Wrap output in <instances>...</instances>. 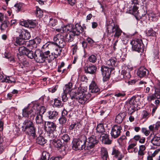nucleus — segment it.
<instances>
[{
  "label": "nucleus",
  "mask_w": 160,
  "mask_h": 160,
  "mask_svg": "<svg viewBox=\"0 0 160 160\" xmlns=\"http://www.w3.org/2000/svg\"><path fill=\"white\" fill-rule=\"evenodd\" d=\"M83 30V28L78 23H76L75 26L70 24L63 25L61 28L56 29V31L61 33L67 32L69 33V36L68 34L64 35L66 40L68 42L72 41L74 39V37L76 36L79 35L82 32Z\"/></svg>",
  "instance_id": "obj_1"
},
{
  "label": "nucleus",
  "mask_w": 160,
  "mask_h": 160,
  "mask_svg": "<svg viewBox=\"0 0 160 160\" xmlns=\"http://www.w3.org/2000/svg\"><path fill=\"white\" fill-rule=\"evenodd\" d=\"M70 98L72 100L76 99L81 104H84L87 103L88 100L89 99L92 95L90 93L85 94L83 90L79 89L76 92H72L69 94Z\"/></svg>",
  "instance_id": "obj_2"
},
{
  "label": "nucleus",
  "mask_w": 160,
  "mask_h": 160,
  "mask_svg": "<svg viewBox=\"0 0 160 160\" xmlns=\"http://www.w3.org/2000/svg\"><path fill=\"white\" fill-rule=\"evenodd\" d=\"M40 107L39 104H35L31 108L28 107L24 108L22 110V115L23 117L27 118L29 119L33 120L35 117V112Z\"/></svg>",
  "instance_id": "obj_3"
},
{
  "label": "nucleus",
  "mask_w": 160,
  "mask_h": 160,
  "mask_svg": "<svg viewBox=\"0 0 160 160\" xmlns=\"http://www.w3.org/2000/svg\"><path fill=\"white\" fill-rule=\"evenodd\" d=\"M32 120L28 119L24 121L22 126V130L32 137L33 138L36 137L35 128L33 123L31 121Z\"/></svg>",
  "instance_id": "obj_4"
},
{
  "label": "nucleus",
  "mask_w": 160,
  "mask_h": 160,
  "mask_svg": "<svg viewBox=\"0 0 160 160\" xmlns=\"http://www.w3.org/2000/svg\"><path fill=\"white\" fill-rule=\"evenodd\" d=\"M107 32L108 35L111 33H114L115 32L114 35L115 38H118L121 35L122 31L119 28V26L117 25H115L113 22H111L107 24Z\"/></svg>",
  "instance_id": "obj_5"
},
{
  "label": "nucleus",
  "mask_w": 160,
  "mask_h": 160,
  "mask_svg": "<svg viewBox=\"0 0 160 160\" xmlns=\"http://www.w3.org/2000/svg\"><path fill=\"white\" fill-rule=\"evenodd\" d=\"M87 138L84 135H82L78 139H74L73 143V147L76 150H82L86 147L85 144L86 143Z\"/></svg>",
  "instance_id": "obj_6"
},
{
  "label": "nucleus",
  "mask_w": 160,
  "mask_h": 160,
  "mask_svg": "<svg viewBox=\"0 0 160 160\" xmlns=\"http://www.w3.org/2000/svg\"><path fill=\"white\" fill-rule=\"evenodd\" d=\"M40 107L39 109L37 110L35 114L36 123L39 127L44 125V121L42 118V115L46 111L45 107L40 105Z\"/></svg>",
  "instance_id": "obj_7"
},
{
  "label": "nucleus",
  "mask_w": 160,
  "mask_h": 160,
  "mask_svg": "<svg viewBox=\"0 0 160 160\" xmlns=\"http://www.w3.org/2000/svg\"><path fill=\"white\" fill-rule=\"evenodd\" d=\"M132 49L138 52H142L144 50V46L141 39L137 38L131 41Z\"/></svg>",
  "instance_id": "obj_8"
},
{
  "label": "nucleus",
  "mask_w": 160,
  "mask_h": 160,
  "mask_svg": "<svg viewBox=\"0 0 160 160\" xmlns=\"http://www.w3.org/2000/svg\"><path fill=\"white\" fill-rule=\"evenodd\" d=\"M65 35L62 33L57 34L53 38V44L61 48H63L65 45Z\"/></svg>",
  "instance_id": "obj_9"
},
{
  "label": "nucleus",
  "mask_w": 160,
  "mask_h": 160,
  "mask_svg": "<svg viewBox=\"0 0 160 160\" xmlns=\"http://www.w3.org/2000/svg\"><path fill=\"white\" fill-rule=\"evenodd\" d=\"M45 129L48 133V136L51 139L55 138L56 136L54 134V132L56 131V125L53 122H46Z\"/></svg>",
  "instance_id": "obj_10"
},
{
  "label": "nucleus",
  "mask_w": 160,
  "mask_h": 160,
  "mask_svg": "<svg viewBox=\"0 0 160 160\" xmlns=\"http://www.w3.org/2000/svg\"><path fill=\"white\" fill-rule=\"evenodd\" d=\"M155 89V93L154 94L149 95L147 96V100L150 102L155 99L156 98L159 99L160 98V82L157 83V85L154 86Z\"/></svg>",
  "instance_id": "obj_11"
},
{
  "label": "nucleus",
  "mask_w": 160,
  "mask_h": 160,
  "mask_svg": "<svg viewBox=\"0 0 160 160\" xmlns=\"http://www.w3.org/2000/svg\"><path fill=\"white\" fill-rule=\"evenodd\" d=\"M122 128L120 125H114L112 128L111 134L112 137L114 138L118 137L120 135Z\"/></svg>",
  "instance_id": "obj_12"
},
{
  "label": "nucleus",
  "mask_w": 160,
  "mask_h": 160,
  "mask_svg": "<svg viewBox=\"0 0 160 160\" xmlns=\"http://www.w3.org/2000/svg\"><path fill=\"white\" fill-rule=\"evenodd\" d=\"M110 68L104 66H102L101 68L103 82L107 81L109 78L111 71Z\"/></svg>",
  "instance_id": "obj_13"
},
{
  "label": "nucleus",
  "mask_w": 160,
  "mask_h": 160,
  "mask_svg": "<svg viewBox=\"0 0 160 160\" xmlns=\"http://www.w3.org/2000/svg\"><path fill=\"white\" fill-rule=\"evenodd\" d=\"M41 41L40 38L38 37H36L32 40H29L26 43L27 48L29 49H33L37 47V45L40 43Z\"/></svg>",
  "instance_id": "obj_14"
},
{
  "label": "nucleus",
  "mask_w": 160,
  "mask_h": 160,
  "mask_svg": "<svg viewBox=\"0 0 160 160\" xmlns=\"http://www.w3.org/2000/svg\"><path fill=\"white\" fill-rule=\"evenodd\" d=\"M45 56L44 52L40 51H36L35 52V57L34 59L38 63H41L46 61Z\"/></svg>",
  "instance_id": "obj_15"
},
{
  "label": "nucleus",
  "mask_w": 160,
  "mask_h": 160,
  "mask_svg": "<svg viewBox=\"0 0 160 160\" xmlns=\"http://www.w3.org/2000/svg\"><path fill=\"white\" fill-rule=\"evenodd\" d=\"M136 102L135 97H132L129 101V108H128V112L130 114H132L137 110V105L136 104Z\"/></svg>",
  "instance_id": "obj_16"
},
{
  "label": "nucleus",
  "mask_w": 160,
  "mask_h": 160,
  "mask_svg": "<svg viewBox=\"0 0 160 160\" xmlns=\"http://www.w3.org/2000/svg\"><path fill=\"white\" fill-rule=\"evenodd\" d=\"M150 140L151 143L154 145L156 146H160V137L157 135L151 134L148 137Z\"/></svg>",
  "instance_id": "obj_17"
},
{
  "label": "nucleus",
  "mask_w": 160,
  "mask_h": 160,
  "mask_svg": "<svg viewBox=\"0 0 160 160\" xmlns=\"http://www.w3.org/2000/svg\"><path fill=\"white\" fill-rule=\"evenodd\" d=\"M98 142V141L96 139V136H91L88 138V142L85 149L88 150H90L91 148H93L95 145L97 144Z\"/></svg>",
  "instance_id": "obj_18"
},
{
  "label": "nucleus",
  "mask_w": 160,
  "mask_h": 160,
  "mask_svg": "<svg viewBox=\"0 0 160 160\" xmlns=\"http://www.w3.org/2000/svg\"><path fill=\"white\" fill-rule=\"evenodd\" d=\"M149 72L148 70L144 67H140L137 70V75L140 78L147 77Z\"/></svg>",
  "instance_id": "obj_19"
},
{
  "label": "nucleus",
  "mask_w": 160,
  "mask_h": 160,
  "mask_svg": "<svg viewBox=\"0 0 160 160\" xmlns=\"http://www.w3.org/2000/svg\"><path fill=\"white\" fill-rule=\"evenodd\" d=\"M20 24L22 26L26 27L33 28L36 25L35 21L32 20H28L27 21H22L20 22Z\"/></svg>",
  "instance_id": "obj_20"
},
{
  "label": "nucleus",
  "mask_w": 160,
  "mask_h": 160,
  "mask_svg": "<svg viewBox=\"0 0 160 160\" xmlns=\"http://www.w3.org/2000/svg\"><path fill=\"white\" fill-rule=\"evenodd\" d=\"M89 90L92 94L98 93L100 91L99 88L94 81L92 82L89 85Z\"/></svg>",
  "instance_id": "obj_21"
},
{
  "label": "nucleus",
  "mask_w": 160,
  "mask_h": 160,
  "mask_svg": "<svg viewBox=\"0 0 160 160\" xmlns=\"http://www.w3.org/2000/svg\"><path fill=\"white\" fill-rule=\"evenodd\" d=\"M123 69L121 72V75H122V78L125 79H129L131 77L129 72V70L128 67L125 66L123 68Z\"/></svg>",
  "instance_id": "obj_22"
},
{
  "label": "nucleus",
  "mask_w": 160,
  "mask_h": 160,
  "mask_svg": "<svg viewBox=\"0 0 160 160\" xmlns=\"http://www.w3.org/2000/svg\"><path fill=\"white\" fill-rule=\"evenodd\" d=\"M44 55L46 58V60H47L48 63H50L53 60L54 58H57L56 56L53 54V53H51L50 54V52L49 51H47L44 52Z\"/></svg>",
  "instance_id": "obj_23"
},
{
  "label": "nucleus",
  "mask_w": 160,
  "mask_h": 160,
  "mask_svg": "<svg viewBox=\"0 0 160 160\" xmlns=\"http://www.w3.org/2000/svg\"><path fill=\"white\" fill-rule=\"evenodd\" d=\"M9 24L10 22L8 20H4L0 25L1 30H5L7 29V31H8L10 28Z\"/></svg>",
  "instance_id": "obj_24"
},
{
  "label": "nucleus",
  "mask_w": 160,
  "mask_h": 160,
  "mask_svg": "<svg viewBox=\"0 0 160 160\" xmlns=\"http://www.w3.org/2000/svg\"><path fill=\"white\" fill-rule=\"evenodd\" d=\"M126 116V113L123 112L119 113L116 116L115 122L118 123H120L122 122L123 119Z\"/></svg>",
  "instance_id": "obj_25"
},
{
  "label": "nucleus",
  "mask_w": 160,
  "mask_h": 160,
  "mask_svg": "<svg viewBox=\"0 0 160 160\" xmlns=\"http://www.w3.org/2000/svg\"><path fill=\"white\" fill-rule=\"evenodd\" d=\"M97 68L93 65H89L88 67H86L85 68V72L90 74H93L96 71Z\"/></svg>",
  "instance_id": "obj_26"
},
{
  "label": "nucleus",
  "mask_w": 160,
  "mask_h": 160,
  "mask_svg": "<svg viewBox=\"0 0 160 160\" xmlns=\"http://www.w3.org/2000/svg\"><path fill=\"white\" fill-rule=\"evenodd\" d=\"M56 137L57 136H56V137H55V138L53 139H50V140H52L53 142H52V143L53 144L54 147L59 149L61 148L63 146L62 145V143L60 140L55 139Z\"/></svg>",
  "instance_id": "obj_27"
},
{
  "label": "nucleus",
  "mask_w": 160,
  "mask_h": 160,
  "mask_svg": "<svg viewBox=\"0 0 160 160\" xmlns=\"http://www.w3.org/2000/svg\"><path fill=\"white\" fill-rule=\"evenodd\" d=\"M101 156L102 160H108V154L107 149L104 147H102L101 149Z\"/></svg>",
  "instance_id": "obj_28"
},
{
  "label": "nucleus",
  "mask_w": 160,
  "mask_h": 160,
  "mask_svg": "<svg viewBox=\"0 0 160 160\" xmlns=\"http://www.w3.org/2000/svg\"><path fill=\"white\" fill-rule=\"evenodd\" d=\"M72 83L71 82H69L67 84L65 85V87L63 88V92L65 93H69L72 92Z\"/></svg>",
  "instance_id": "obj_29"
},
{
  "label": "nucleus",
  "mask_w": 160,
  "mask_h": 160,
  "mask_svg": "<svg viewBox=\"0 0 160 160\" xmlns=\"http://www.w3.org/2000/svg\"><path fill=\"white\" fill-rule=\"evenodd\" d=\"M25 39L22 38L20 37L18 38H17L16 41L15 43V44L16 45H23L27 47V45L26 43L28 41H25Z\"/></svg>",
  "instance_id": "obj_30"
},
{
  "label": "nucleus",
  "mask_w": 160,
  "mask_h": 160,
  "mask_svg": "<svg viewBox=\"0 0 160 160\" xmlns=\"http://www.w3.org/2000/svg\"><path fill=\"white\" fill-rule=\"evenodd\" d=\"M48 117L50 119H55L57 118L58 112L56 111H50L48 112Z\"/></svg>",
  "instance_id": "obj_31"
},
{
  "label": "nucleus",
  "mask_w": 160,
  "mask_h": 160,
  "mask_svg": "<svg viewBox=\"0 0 160 160\" xmlns=\"http://www.w3.org/2000/svg\"><path fill=\"white\" fill-rule=\"evenodd\" d=\"M97 132L100 134L104 132V128L103 125L102 123L98 124L96 128Z\"/></svg>",
  "instance_id": "obj_32"
},
{
  "label": "nucleus",
  "mask_w": 160,
  "mask_h": 160,
  "mask_svg": "<svg viewBox=\"0 0 160 160\" xmlns=\"http://www.w3.org/2000/svg\"><path fill=\"white\" fill-rule=\"evenodd\" d=\"M26 46H23L22 47H20L18 49V51L20 54L21 55H26L27 53L28 52V48L26 47Z\"/></svg>",
  "instance_id": "obj_33"
},
{
  "label": "nucleus",
  "mask_w": 160,
  "mask_h": 160,
  "mask_svg": "<svg viewBox=\"0 0 160 160\" xmlns=\"http://www.w3.org/2000/svg\"><path fill=\"white\" fill-rule=\"evenodd\" d=\"M20 37L25 40H28L30 38L31 35L29 32L27 30H25Z\"/></svg>",
  "instance_id": "obj_34"
},
{
  "label": "nucleus",
  "mask_w": 160,
  "mask_h": 160,
  "mask_svg": "<svg viewBox=\"0 0 160 160\" xmlns=\"http://www.w3.org/2000/svg\"><path fill=\"white\" fill-rule=\"evenodd\" d=\"M158 153V151L155 150L153 153L148 152L147 157V160H153V158Z\"/></svg>",
  "instance_id": "obj_35"
},
{
  "label": "nucleus",
  "mask_w": 160,
  "mask_h": 160,
  "mask_svg": "<svg viewBox=\"0 0 160 160\" xmlns=\"http://www.w3.org/2000/svg\"><path fill=\"white\" fill-rule=\"evenodd\" d=\"M36 142L39 144L43 145L46 142V140L44 137L39 136L37 138Z\"/></svg>",
  "instance_id": "obj_36"
},
{
  "label": "nucleus",
  "mask_w": 160,
  "mask_h": 160,
  "mask_svg": "<svg viewBox=\"0 0 160 160\" xmlns=\"http://www.w3.org/2000/svg\"><path fill=\"white\" fill-rule=\"evenodd\" d=\"M138 7L136 5H134L133 6L132 10H129V13L134 15H138Z\"/></svg>",
  "instance_id": "obj_37"
},
{
  "label": "nucleus",
  "mask_w": 160,
  "mask_h": 160,
  "mask_svg": "<svg viewBox=\"0 0 160 160\" xmlns=\"http://www.w3.org/2000/svg\"><path fill=\"white\" fill-rule=\"evenodd\" d=\"M148 15L149 19H151L152 21H155L156 20V17L158 16V14H156L153 12L151 11L149 12L148 14Z\"/></svg>",
  "instance_id": "obj_38"
},
{
  "label": "nucleus",
  "mask_w": 160,
  "mask_h": 160,
  "mask_svg": "<svg viewBox=\"0 0 160 160\" xmlns=\"http://www.w3.org/2000/svg\"><path fill=\"white\" fill-rule=\"evenodd\" d=\"M28 48V50L27 52L26 53V55L27 56V57L31 59L34 58L35 57V52L34 53L31 50H30L29 48Z\"/></svg>",
  "instance_id": "obj_39"
},
{
  "label": "nucleus",
  "mask_w": 160,
  "mask_h": 160,
  "mask_svg": "<svg viewBox=\"0 0 160 160\" xmlns=\"http://www.w3.org/2000/svg\"><path fill=\"white\" fill-rule=\"evenodd\" d=\"M62 48L58 47L54 49L53 52L52 53L56 56V57H57L61 54Z\"/></svg>",
  "instance_id": "obj_40"
},
{
  "label": "nucleus",
  "mask_w": 160,
  "mask_h": 160,
  "mask_svg": "<svg viewBox=\"0 0 160 160\" xmlns=\"http://www.w3.org/2000/svg\"><path fill=\"white\" fill-rule=\"evenodd\" d=\"M88 60L90 62L95 63L97 60V55L93 54L89 56Z\"/></svg>",
  "instance_id": "obj_41"
},
{
  "label": "nucleus",
  "mask_w": 160,
  "mask_h": 160,
  "mask_svg": "<svg viewBox=\"0 0 160 160\" xmlns=\"http://www.w3.org/2000/svg\"><path fill=\"white\" fill-rule=\"evenodd\" d=\"M49 158L50 154L48 152L46 151L43 152L41 158L43 160H48Z\"/></svg>",
  "instance_id": "obj_42"
},
{
  "label": "nucleus",
  "mask_w": 160,
  "mask_h": 160,
  "mask_svg": "<svg viewBox=\"0 0 160 160\" xmlns=\"http://www.w3.org/2000/svg\"><path fill=\"white\" fill-rule=\"evenodd\" d=\"M54 105L55 107L60 108L62 106L61 101L57 98L54 99Z\"/></svg>",
  "instance_id": "obj_43"
},
{
  "label": "nucleus",
  "mask_w": 160,
  "mask_h": 160,
  "mask_svg": "<svg viewBox=\"0 0 160 160\" xmlns=\"http://www.w3.org/2000/svg\"><path fill=\"white\" fill-rule=\"evenodd\" d=\"M57 23V21L55 18H49V25L51 26H55Z\"/></svg>",
  "instance_id": "obj_44"
},
{
  "label": "nucleus",
  "mask_w": 160,
  "mask_h": 160,
  "mask_svg": "<svg viewBox=\"0 0 160 160\" xmlns=\"http://www.w3.org/2000/svg\"><path fill=\"white\" fill-rule=\"evenodd\" d=\"M146 34L148 36H154L156 35V32L152 29H150L146 32Z\"/></svg>",
  "instance_id": "obj_45"
},
{
  "label": "nucleus",
  "mask_w": 160,
  "mask_h": 160,
  "mask_svg": "<svg viewBox=\"0 0 160 160\" xmlns=\"http://www.w3.org/2000/svg\"><path fill=\"white\" fill-rule=\"evenodd\" d=\"M59 123L60 124L64 125L66 123L67 121V118L66 117L61 116L59 119Z\"/></svg>",
  "instance_id": "obj_46"
},
{
  "label": "nucleus",
  "mask_w": 160,
  "mask_h": 160,
  "mask_svg": "<svg viewBox=\"0 0 160 160\" xmlns=\"http://www.w3.org/2000/svg\"><path fill=\"white\" fill-rule=\"evenodd\" d=\"M60 136L64 142H67L70 139L69 137L67 134H65L63 135L60 134Z\"/></svg>",
  "instance_id": "obj_47"
},
{
  "label": "nucleus",
  "mask_w": 160,
  "mask_h": 160,
  "mask_svg": "<svg viewBox=\"0 0 160 160\" xmlns=\"http://www.w3.org/2000/svg\"><path fill=\"white\" fill-rule=\"evenodd\" d=\"M36 14L37 17L41 18L43 15V12L39 8H37Z\"/></svg>",
  "instance_id": "obj_48"
},
{
  "label": "nucleus",
  "mask_w": 160,
  "mask_h": 160,
  "mask_svg": "<svg viewBox=\"0 0 160 160\" xmlns=\"http://www.w3.org/2000/svg\"><path fill=\"white\" fill-rule=\"evenodd\" d=\"M120 152L118 150L116 149L115 148H113L112 154L116 158H117L120 154Z\"/></svg>",
  "instance_id": "obj_49"
},
{
  "label": "nucleus",
  "mask_w": 160,
  "mask_h": 160,
  "mask_svg": "<svg viewBox=\"0 0 160 160\" xmlns=\"http://www.w3.org/2000/svg\"><path fill=\"white\" fill-rule=\"evenodd\" d=\"M109 137L108 134L104 133L100 134V139L102 140V142L106 138H107Z\"/></svg>",
  "instance_id": "obj_50"
},
{
  "label": "nucleus",
  "mask_w": 160,
  "mask_h": 160,
  "mask_svg": "<svg viewBox=\"0 0 160 160\" xmlns=\"http://www.w3.org/2000/svg\"><path fill=\"white\" fill-rule=\"evenodd\" d=\"M25 29H23L21 27H19L17 28L16 32H17L19 34V37H20L22 34L24 32V31Z\"/></svg>",
  "instance_id": "obj_51"
},
{
  "label": "nucleus",
  "mask_w": 160,
  "mask_h": 160,
  "mask_svg": "<svg viewBox=\"0 0 160 160\" xmlns=\"http://www.w3.org/2000/svg\"><path fill=\"white\" fill-rule=\"evenodd\" d=\"M149 117V113L146 111H143L142 113V118L147 119Z\"/></svg>",
  "instance_id": "obj_52"
},
{
  "label": "nucleus",
  "mask_w": 160,
  "mask_h": 160,
  "mask_svg": "<svg viewBox=\"0 0 160 160\" xmlns=\"http://www.w3.org/2000/svg\"><path fill=\"white\" fill-rule=\"evenodd\" d=\"M14 9L17 12H19L21 8V5L18 3L14 5Z\"/></svg>",
  "instance_id": "obj_53"
},
{
  "label": "nucleus",
  "mask_w": 160,
  "mask_h": 160,
  "mask_svg": "<svg viewBox=\"0 0 160 160\" xmlns=\"http://www.w3.org/2000/svg\"><path fill=\"white\" fill-rule=\"evenodd\" d=\"M109 60L110 61V63L111 64V67H113L115 65V64L116 62L117 59L115 58H111L109 59Z\"/></svg>",
  "instance_id": "obj_54"
},
{
  "label": "nucleus",
  "mask_w": 160,
  "mask_h": 160,
  "mask_svg": "<svg viewBox=\"0 0 160 160\" xmlns=\"http://www.w3.org/2000/svg\"><path fill=\"white\" fill-rule=\"evenodd\" d=\"M125 94L124 92L116 93L115 94V96L116 97H123L125 96Z\"/></svg>",
  "instance_id": "obj_55"
},
{
  "label": "nucleus",
  "mask_w": 160,
  "mask_h": 160,
  "mask_svg": "<svg viewBox=\"0 0 160 160\" xmlns=\"http://www.w3.org/2000/svg\"><path fill=\"white\" fill-rule=\"evenodd\" d=\"M126 137L125 136V135H122V136L120 137L118 139V143H119V144L121 143L122 141L126 139Z\"/></svg>",
  "instance_id": "obj_56"
},
{
  "label": "nucleus",
  "mask_w": 160,
  "mask_h": 160,
  "mask_svg": "<svg viewBox=\"0 0 160 160\" xmlns=\"http://www.w3.org/2000/svg\"><path fill=\"white\" fill-rule=\"evenodd\" d=\"M102 142L105 144H110L111 143L112 141L109 139V137H108V138H106L102 141Z\"/></svg>",
  "instance_id": "obj_57"
},
{
  "label": "nucleus",
  "mask_w": 160,
  "mask_h": 160,
  "mask_svg": "<svg viewBox=\"0 0 160 160\" xmlns=\"http://www.w3.org/2000/svg\"><path fill=\"white\" fill-rule=\"evenodd\" d=\"M82 127V125L79 122H75V128L77 130H79Z\"/></svg>",
  "instance_id": "obj_58"
},
{
  "label": "nucleus",
  "mask_w": 160,
  "mask_h": 160,
  "mask_svg": "<svg viewBox=\"0 0 160 160\" xmlns=\"http://www.w3.org/2000/svg\"><path fill=\"white\" fill-rule=\"evenodd\" d=\"M142 132L146 136H148L150 133L149 131L147 130L146 128H142Z\"/></svg>",
  "instance_id": "obj_59"
},
{
  "label": "nucleus",
  "mask_w": 160,
  "mask_h": 160,
  "mask_svg": "<svg viewBox=\"0 0 160 160\" xmlns=\"http://www.w3.org/2000/svg\"><path fill=\"white\" fill-rule=\"evenodd\" d=\"M11 82V81L10 80L9 77H6L3 78L2 80L1 81V82Z\"/></svg>",
  "instance_id": "obj_60"
},
{
  "label": "nucleus",
  "mask_w": 160,
  "mask_h": 160,
  "mask_svg": "<svg viewBox=\"0 0 160 160\" xmlns=\"http://www.w3.org/2000/svg\"><path fill=\"white\" fill-rule=\"evenodd\" d=\"M68 93H64L63 95H62V100L64 102H66L68 99V98L67 97V94Z\"/></svg>",
  "instance_id": "obj_61"
},
{
  "label": "nucleus",
  "mask_w": 160,
  "mask_h": 160,
  "mask_svg": "<svg viewBox=\"0 0 160 160\" xmlns=\"http://www.w3.org/2000/svg\"><path fill=\"white\" fill-rule=\"evenodd\" d=\"M68 4L71 6L74 5L76 2V0H67Z\"/></svg>",
  "instance_id": "obj_62"
},
{
  "label": "nucleus",
  "mask_w": 160,
  "mask_h": 160,
  "mask_svg": "<svg viewBox=\"0 0 160 160\" xmlns=\"http://www.w3.org/2000/svg\"><path fill=\"white\" fill-rule=\"evenodd\" d=\"M57 87L55 86L54 87H53L52 88H49L48 89V90L49 92H51L52 93L54 92L57 90Z\"/></svg>",
  "instance_id": "obj_63"
},
{
  "label": "nucleus",
  "mask_w": 160,
  "mask_h": 160,
  "mask_svg": "<svg viewBox=\"0 0 160 160\" xmlns=\"http://www.w3.org/2000/svg\"><path fill=\"white\" fill-rule=\"evenodd\" d=\"M136 145V143H132L130 144L128 147V150H130L132 149Z\"/></svg>",
  "instance_id": "obj_64"
}]
</instances>
